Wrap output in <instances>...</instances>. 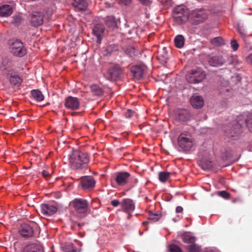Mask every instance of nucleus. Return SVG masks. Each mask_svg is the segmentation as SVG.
<instances>
[{"mask_svg": "<svg viewBox=\"0 0 252 252\" xmlns=\"http://www.w3.org/2000/svg\"><path fill=\"white\" fill-rule=\"evenodd\" d=\"M161 217V215L158 214L156 213H152L150 212L148 214V219L153 221H158L160 218Z\"/></svg>", "mask_w": 252, "mask_h": 252, "instance_id": "40", "label": "nucleus"}, {"mask_svg": "<svg viewBox=\"0 0 252 252\" xmlns=\"http://www.w3.org/2000/svg\"><path fill=\"white\" fill-rule=\"evenodd\" d=\"M204 252H215L213 250L210 249H206Z\"/></svg>", "mask_w": 252, "mask_h": 252, "instance_id": "57", "label": "nucleus"}, {"mask_svg": "<svg viewBox=\"0 0 252 252\" xmlns=\"http://www.w3.org/2000/svg\"><path fill=\"white\" fill-rule=\"evenodd\" d=\"M126 53L129 57H133L137 56L139 53V51L134 47H128L126 50Z\"/></svg>", "mask_w": 252, "mask_h": 252, "instance_id": "34", "label": "nucleus"}, {"mask_svg": "<svg viewBox=\"0 0 252 252\" xmlns=\"http://www.w3.org/2000/svg\"><path fill=\"white\" fill-rule=\"evenodd\" d=\"M171 173L170 172L166 171L160 172L158 174L159 180L160 182L164 183L168 179Z\"/></svg>", "mask_w": 252, "mask_h": 252, "instance_id": "37", "label": "nucleus"}, {"mask_svg": "<svg viewBox=\"0 0 252 252\" xmlns=\"http://www.w3.org/2000/svg\"><path fill=\"white\" fill-rule=\"evenodd\" d=\"M178 141L179 146L185 151L189 150L193 144L192 137L189 134H181Z\"/></svg>", "mask_w": 252, "mask_h": 252, "instance_id": "8", "label": "nucleus"}, {"mask_svg": "<svg viewBox=\"0 0 252 252\" xmlns=\"http://www.w3.org/2000/svg\"><path fill=\"white\" fill-rule=\"evenodd\" d=\"M161 2L166 7L171 6L172 4L171 0H162Z\"/></svg>", "mask_w": 252, "mask_h": 252, "instance_id": "49", "label": "nucleus"}, {"mask_svg": "<svg viewBox=\"0 0 252 252\" xmlns=\"http://www.w3.org/2000/svg\"><path fill=\"white\" fill-rule=\"evenodd\" d=\"M13 12L12 6L8 4H4L0 6V16L1 17H8Z\"/></svg>", "mask_w": 252, "mask_h": 252, "instance_id": "26", "label": "nucleus"}, {"mask_svg": "<svg viewBox=\"0 0 252 252\" xmlns=\"http://www.w3.org/2000/svg\"><path fill=\"white\" fill-rule=\"evenodd\" d=\"M148 223H149V222L147 221H143L142 223L143 225H146V224H148Z\"/></svg>", "mask_w": 252, "mask_h": 252, "instance_id": "59", "label": "nucleus"}, {"mask_svg": "<svg viewBox=\"0 0 252 252\" xmlns=\"http://www.w3.org/2000/svg\"><path fill=\"white\" fill-rule=\"evenodd\" d=\"M190 102L191 106L196 109L201 108L204 105L202 97L196 94H193L190 98Z\"/></svg>", "mask_w": 252, "mask_h": 252, "instance_id": "21", "label": "nucleus"}, {"mask_svg": "<svg viewBox=\"0 0 252 252\" xmlns=\"http://www.w3.org/2000/svg\"><path fill=\"white\" fill-rule=\"evenodd\" d=\"M170 252H183L182 249L175 244H171L169 247Z\"/></svg>", "mask_w": 252, "mask_h": 252, "instance_id": "42", "label": "nucleus"}, {"mask_svg": "<svg viewBox=\"0 0 252 252\" xmlns=\"http://www.w3.org/2000/svg\"><path fill=\"white\" fill-rule=\"evenodd\" d=\"M235 201H236V200H233V202H235Z\"/></svg>", "mask_w": 252, "mask_h": 252, "instance_id": "60", "label": "nucleus"}, {"mask_svg": "<svg viewBox=\"0 0 252 252\" xmlns=\"http://www.w3.org/2000/svg\"><path fill=\"white\" fill-rule=\"evenodd\" d=\"M190 18L195 25H198L203 22L207 19L208 14L203 9L193 10L190 14Z\"/></svg>", "mask_w": 252, "mask_h": 252, "instance_id": "6", "label": "nucleus"}, {"mask_svg": "<svg viewBox=\"0 0 252 252\" xmlns=\"http://www.w3.org/2000/svg\"><path fill=\"white\" fill-rule=\"evenodd\" d=\"M81 185L84 189H92L95 187V181L91 176H86L81 178Z\"/></svg>", "mask_w": 252, "mask_h": 252, "instance_id": "11", "label": "nucleus"}, {"mask_svg": "<svg viewBox=\"0 0 252 252\" xmlns=\"http://www.w3.org/2000/svg\"><path fill=\"white\" fill-rule=\"evenodd\" d=\"M189 16V9L183 4L177 6L172 11L173 21L178 25L185 23L188 20Z\"/></svg>", "mask_w": 252, "mask_h": 252, "instance_id": "3", "label": "nucleus"}, {"mask_svg": "<svg viewBox=\"0 0 252 252\" xmlns=\"http://www.w3.org/2000/svg\"><path fill=\"white\" fill-rule=\"evenodd\" d=\"M130 75L135 80L141 79L144 74V67L142 65H135L130 68Z\"/></svg>", "mask_w": 252, "mask_h": 252, "instance_id": "10", "label": "nucleus"}, {"mask_svg": "<svg viewBox=\"0 0 252 252\" xmlns=\"http://www.w3.org/2000/svg\"><path fill=\"white\" fill-rule=\"evenodd\" d=\"M224 63L238 67L241 62L238 59L237 56L224 53Z\"/></svg>", "mask_w": 252, "mask_h": 252, "instance_id": "24", "label": "nucleus"}, {"mask_svg": "<svg viewBox=\"0 0 252 252\" xmlns=\"http://www.w3.org/2000/svg\"><path fill=\"white\" fill-rule=\"evenodd\" d=\"M241 120L233 121L223 127L225 135L229 138L236 139L242 132L243 123Z\"/></svg>", "mask_w": 252, "mask_h": 252, "instance_id": "2", "label": "nucleus"}, {"mask_svg": "<svg viewBox=\"0 0 252 252\" xmlns=\"http://www.w3.org/2000/svg\"><path fill=\"white\" fill-rule=\"evenodd\" d=\"M117 50H118L117 47L114 44H112V45L108 46L107 47L106 51L108 54H111L113 51H117Z\"/></svg>", "mask_w": 252, "mask_h": 252, "instance_id": "47", "label": "nucleus"}, {"mask_svg": "<svg viewBox=\"0 0 252 252\" xmlns=\"http://www.w3.org/2000/svg\"><path fill=\"white\" fill-rule=\"evenodd\" d=\"M237 31L239 32V33H240L241 36L243 38H244L247 36V33H246V31L242 27L238 26L237 27Z\"/></svg>", "mask_w": 252, "mask_h": 252, "instance_id": "45", "label": "nucleus"}, {"mask_svg": "<svg viewBox=\"0 0 252 252\" xmlns=\"http://www.w3.org/2000/svg\"><path fill=\"white\" fill-rule=\"evenodd\" d=\"M200 165L204 170H209L213 167L212 162L207 160L202 161Z\"/></svg>", "mask_w": 252, "mask_h": 252, "instance_id": "38", "label": "nucleus"}, {"mask_svg": "<svg viewBox=\"0 0 252 252\" xmlns=\"http://www.w3.org/2000/svg\"><path fill=\"white\" fill-rule=\"evenodd\" d=\"M158 59L161 63H166L168 59V55L166 47H163L158 51Z\"/></svg>", "mask_w": 252, "mask_h": 252, "instance_id": "27", "label": "nucleus"}, {"mask_svg": "<svg viewBox=\"0 0 252 252\" xmlns=\"http://www.w3.org/2000/svg\"><path fill=\"white\" fill-rule=\"evenodd\" d=\"M62 196V193L61 191H57L54 193V197L57 199L61 198Z\"/></svg>", "mask_w": 252, "mask_h": 252, "instance_id": "54", "label": "nucleus"}, {"mask_svg": "<svg viewBox=\"0 0 252 252\" xmlns=\"http://www.w3.org/2000/svg\"><path fill=\"white\" fill-rule=\"evenodd\" d=\"M91 90L93 95L97 96H101L103 95V91L96 85H93L91 86Z\"/></svg>", "mask_w": 252, "mask_h": 252, "instance_id": "32", "label": "nucleus"}, {"mask_svg": "<svg viewBox=\"0 0 252 252\" xmlns=\"http://www.w3.org/2000/svg\"><path fill=\"white\" fill-rule=\"evenodd\" d=\"M84 223H77V225L79 227V228H80L83 225H84Z\"/></svg>", "mask_w": 252, "mask_h": 252, "instance_id": "58", "label": "nucleus"}, {"mask_svg": "<svg viewBox=\"0 0 252 252\" xmlns=\"http://www.w3.org/2000/svg\"><path fill=\"white\" fill-rule=\"evenodd\" d=\"M13 21L12 23L17 26L20 24L22 21V18L20 16H15L12 17Z\"/></svg>", "mask_w": 252, "mask_h": 252, "instance_id": "43", "label": "nucleus"}, {"mask_svg": "<svg viewBox=\"0 0 252 252\" xmlns=\"http://www.w3.org/2000/svg\"><path fill=\"white\" fill-rule=\"evenodd\" d=\"M12 62L8 57H4L2 59L0 69L3 73L6 75L12 74Z\"/></svg>", "mask_w": 252, "mask_h": 252, "instance_id": "12", "label": "nucleus"}, {"mask_svg": "<svg viewBox=\"0 0 252 252\" xmlns=\"http://www.w3.org/2000/svg\"><path fill=\"white\" fill-rule=\"evenodd\" d=\"M183 210V209L181 206H177L176 208V212L177 213H181Z\"/></svg>", "mask_w": 252, "mask_h": 252, "instance_id": "56", "label": "nucleus"}, {"mask_svg": "<svg viewBox=\"0 0 252 252\" xmlns=\"http://www.w3.org/2000/svg\"><path fill=\"white\" fill-rule=\"evenodd\" d=\"M44 14L42 11H33L30 15V22L33 27H38L43 23Z\"/></svg>", "mask_w": 252, "mask_h": 252, "instance_id": "9", "label": "nucleus"}, {"mask_svg": "<svg viewBox=\"0 0 252 252\" xmlns=\"http://www.w3.org/2000/svg\"><path fill=\"white\" fill-rule=\"evenodd\" d=\"M251 150L252 151V147L250 148Z\"/></svg>", "mask_w": 252, "mask_h": 252, "instance_id": "61", "label": "nucleus"}, {"mask_svg": "<svg viewBox=\"0 0 252 252\" xmlns=\"http://www.w3.org/2000/svg\"><path fill=\"white\" fill-rule=\"evenodd\" d=\"M64 252H77V250L72 243L66 242L64 245Z\"/></svg>", "mask_w": 252, "mask_h": 252, "instance_id": "35", "label": "nucleus"}, {"mask_svg": "<svg viewBox=\"0 0 252 252\" xmlns=\"http://www.w3.org/2000/svg\"><path fill=\"white\" fill-rule=\"evenodd\" d=\"M22 252H43V249L37 243H30L24 246Z\"/></svg>", "mask_w": 252, "mask_h": 252, "instance_id": "19", "label": "nucleus"}, {"mask_svg": "<svg viewBox=\"0 0 252 252\" xmlns=\"http://www.w3.org/2000/svg\"><path fill=\"white\" fill-rule=\"evenodd\" d=\"M122 209L123 211L130 214L135 209V204L133 201L129 198L123 199L121 203Z\"/></svg>", "mask_w": 252, "mask_h": 252, "instance_id": "15", "label": "nucleus"}, {"mask_svg": "<svg viewBox=\"0 0 252 252\" xmlns=\"http://www.w3.org/2000/svg\"><path fill=\"white\" fill-rule=\"evenodd\" d=\"M190 118V114L187 109H177L175 112V118L179 122H187L189 120Z\"/></svg>", "mask_w": 252, "mask_h": 252, "instance_id": "14", "label": "nucleus"}, {"mask_svg": "<svg viewBox=\"0 0 252 252\" xmlns=\"http://www.w3.org/2000/svg\"><path fill=\"white\" fill-rule=\"evenodd\" d=\"M133 114L134 112L129 109L127 110L126 112L125 113L126 117L127 118H130L133 116Z\"/></svg>", "mask_w": 252, "mask_h": 252, "instance_id": "50", "label": "nucleus"}, {"mask_svg": "<svg viewBox=\"0 0 252 252\" xmlns=\"http://www.w3.org/2000/svg\"><path fill=\"white\" fill-rule=\"evenodd\" d=\"M120 204V203L119 201L117 199L113 200L111 202V204L114 207H117L118 206H119V205Z\"/></svg>", "mask_w": 252, "mask_h": 252, "instance_id": "52", "label": "nucleus"}, {"mask_svg": "<svg viewBox=\"0 0 252 252\" xmlns=\"http://www.w3.org/2000/svg\"><path fill=\"white\" fill-rule=\"evenodd\" d=\"M31 94L32 98L37 102L41 101L44 99V96L41 92L38 90L31 91Z\"/></svg>", "mask_w": 252, "mask_h": 252, "instance_id": "30", "label": "nucleus"}, {"mask_svg": "<svg viewBox=\"0 0 252 252\" xmlns=\"http://www.w3.org/2000/svg\"><path fill=\"white\" fill-rule=\"evenodd\" d=\"M245 125L247 126L250 131H252V118L246 119Z\"/></svg>", "mask_w": 252, "mask_h": 252, "instance_id": "46", "label": "nucleus"}, {"mask_svg": "<svg viewBox=\"0 0 252 252\" xmlns=\"http://www.w3.org/2000/svg\"><path fill=\"white\" fill-rule=\"evenodd\" d=\"M19 233L24 238L31 237L33 234L32 227L28 224H23L21 226Z\"/></svg>", "mask_w": 252, "mask_h": 252, "instance_id": "20", "label": "nucleus"}, {"mask_svg": "<svg viewBox=\"0 0 252 252\" xmlns=\"http://www.w3.org/2000/svg\"><path fill=\"white\" fill-rule=\"evenodd\" d=\"M188 252H201V246L196 243H193L186 247Z\"/></svg>", "mask_w": 252, "mask_h": 252, "instance_id": "33", "label": "nucleus"}, {"mask_svg": "<svg viewBox=\"0 0 252 252\" xmlns=\"http://www.w3.org/2000/svg\"><path fill=\"white\" fill-rule=\"evenodd\" d=\"M230 46L233 51H237L239 47V44L236 40L233 39L230 41Z\"/></svg>", "mask_w": 252, "mask_h": 252, "instance_id": "44", "label": "nucleus"}, {"mask_svg": "<svg viewBox=\"0 0 252 252\" xmlns=\"http://www.w3.org/2000/svg\"><path fill=\"white\" fill-rule=\"evenodd\" d=\"M141 4L145 5H148L151 3L150 0H137Z\"/></svg>", "mask_w": 252, "mask_h": 252, "instance_id": "51", "label": "nucleus"}, {"mask_svg": "<svg viewBox=\"0 0 252 252\" xmlns=\"http://www.w3.org/2000/svg\"><path fill=\"white\" fill-rule=\"evenodd\" d=\"M212 44L215 46H221L224 44V41L221 37H216L211 40Z\"/></svg>", "mask_w": 252, "mask_h": 252, "instance_id": "36", "label": "nucleus"}, {"mask_svg": "<svg viewBox=\"0 0 252 252\" xmlns=\"http://www.w3.org/2000/svg\"><path fill=\"white\" fill-rule=\"evenodd\" d=\"M79 101L77 97L69 96L66 99L65 105L68 108L75 110L79 108Z\"/></svg>", "mask_w": 252, "mask_h": 252, "instance_id": "22", "label": "nucleus"}, {"mask_svg": "<svg viewBox=\"0 0 252 252\" xmlns=\"http://www.w3.org/2000/svg\"><path fill=\"white\" fill-rule=\"evenodd\" d=\"M130 174L127 172H118L116 173L115 180L119 186H125L128 181Z\"/></svg>", "mask_w": 252, "mask_h": 252, "instance_id": "17", "label": "nucleus"}, {"mask_svg": "<svg viewBox=\"0 0 252 252\" xmlns=\"http://www.w3.org/2000/svg\"><path fill=\"white\" fill-rule=\"evenodd\" d=\"M209 64L212 66L219 67L224 64V53L210 57L208 59Z\"/></svg>", "mask_w": 252, "mask_h": 252, "instance_id": "13", "label": "nucleus"}, {"mask_svg": "<svg viewBox=\"0 0 252 252\" xmlns=\"http://www.w3.org/2000/svg\"><path fill=\"white\" fill-rule=\"evenodd\" d=\"M69 164L74 169L83 168L86 167L89 161L87 153H83L78 150L71 149L68 155Z\"/></svg>", "mask_w": 252, "mask_h": 252, "instance_id": "1", "label": "nucleus"}, {"mask_svg": "<svg viewBox=\"0 0 252 252\" xmlns=\"http://www.w3.org/2000/svg\"><path fill=\"white\" fill-rule=\"evenodd\" d=\"M122 73V71L120 68H111L108 71V79L111 81H115L120 77Z\"/></svg>", "mask_w": 252, "mask_h": 252, "instance_id": "25", "label": "nucleus"}, {"mask_svg": "<svg viewBox=\"0 0 252 252\" xmlns=\"http://www.w3.org/2000/svg\"><path fill=\"white\" fill-rule=\"evenodd\" d=\"M120 2L125 5H127L131 3V0H120Z\"/></svg>", "mask_w": 252, "mask_h": 252, "instance_id": "53", "label": "nucleus"}, {"mask_svg": "<svg viewBox=\"0 0 252 252\" xmlns=\"http://www.w3.org/2000/svg\"><path fill=\"white\" fill-rule=\"evenodd\" d=\"M206 76L205 72L201 69L191 70L186 75L187 81L191 84H197L201 82Z\"/></svg>", "mask_w": 252, "mask_h": 252, "instance_id": "5", "label": "nucleus"}, {"mask_svg": "<svg viewBox=\"0 0 252 252\" xmlns=\"http://www.w3.org/2000/svg\"><path fill=\"white\" fill-rule=\"evenodd\" d=\"M41 174L43 176V177H44L46 179L49 178L51 176V173H50L48 171L45 170H43L41 172Z\"/></svg>", "mask_w": 252, "mask_h": 252, "instance_id": "48", "label": "nucleus"}, {"mask_svg": "<svg viewBox=\"0 0 252 252\" xmlns=\"http://www.w3.org/2000/svg\"><path fill=\"white\" fill-rule=\"evenodd\" d=\"M41 213L45 216H50L54 214L57 211L56 206L49 204H42L40 206Z\"/></svg>", "mask_w": 252, "mask_h": 252, "instance_id": "16", "label": "nucleus"}, {"mask_svg": "<svg viewBox=\"0 0 252 252\" xmlns=\"http://www.w3.org/2000/svg\"><path fill=\"white\" fill-rule=\"evenodd\" d=\"M185 38L182 35H177L174 39L175 45L177 48H181L185 44Z\"/></svg>", "mask_w": 252, "mask_h": 252, "instance_id": "31", "label": "nucleus"}, {"mask_svg": "<svg viewBox=\"0 0 252 252\" xmlns=\"http://www.w3.org/2000/svg\"><path fill=\"white\" fill-rule=\"evenodd\" d=\"M6 75L10 76V82L12 85H19L22 82V79L15 73H13V71H12V74Z\"/></svg>", "mask_w": 252, "mask_h": 252, "instance_id": "29", "label": "nucleus"}, {"mask_svg": "<svg viewBox=\"0 0 252 252\" xmlns=\"http://www.w3.org/2000/svg\"><path fill=\"white\" fill-rule=\"evenodd\" d=\"M11 52L15 56L22 57L26 54V49L23 43L20 40H16L10 45Z\"/></svg>", "mask_w": 252, "mask_h": 252, "instance_id": "7", "label": "nucleus"}, {"mask_svg": "<svg viewBox=\"0 0 252 252\" xmlns=\"http://www.w3.org/2000/svg\"><path fill=\"white\" fill-rule=\"evenodd\" d=\"M105 28L102 24L98 23L95 24L93 28V33L97 37V42L100 43L102 35L103 33Z\"/></svg>", "mask_w": 252, "mask_h": 252, "instance_id": "23", "label": "nucleus"}, {"mask_svg": "<svg viewBox=\"0 0 252 252\" xmlns=\"http://www.w3.org/2000/svg\"><path fill=\"white\" fill-rule=\"evenodd\" d=\"M74 210L80 217H85L89 213L90 209L88 207V203L86 200L76 198L70 202Z\"/></svg>", "mask_w": 252, "mask_h": 252, "instance_id": "4", "label": "nucleus"}, {"mask_svg": "<svg viewBox=\"0 0 252 252\" xmlns=\"http://www.w3.org/2000/svg\"><path fill=\"white\" fill-rule=\"evenodd\" d=\"M246 61L248 63L252 65V54L247 57Z\"/></svg>", "mask_w": 252, "mask_h": 252, "instance_id": "55", "label": "nucleus"}, {"mask_svg": "<svg viewBox=\"0 0 252 252\" xmlns=\"http://www.w3.org/2000/svg\"><path fill=\"white\" fill-rule=\"evenodd\" d=\"M106 25L109 28L113 29L116 27L117 24L113 18L109 17L106 21Z\"/></svg>", "mask_w": 252, "mask_h": 252, "instance_id": "39", "label": "nucleus"}, {"mask_svg": "<svg viewBox=\"0 0 252 252\" xmlns=\"http://www.w3.org/2000/svg\"><path fill=\"white\" fill-rule=\"evenodd\" d=\"M217 194L225 199H229L231 195L230 193L225 190L219 191L217 192Z\"/></svg>", "mask_w": 252, "mask_h": 252, "instance_id": "41", "label": "nucleus"}, {"mask_svg": "<svg viewBox=\"0 0 252 252\" xmlns=\"http://www.w3.org/2000/svg\"><path fill=\"white\" fill-rule=\"evenodd\" d=\"M71 4L74 6L76 11H85L88 6V1L86 0H70Z\"/></svg>", "mask_w": 252, "mask_h": 252, "instance_id": "18", "label": "nucleus"}, {"mask_svg": "<svg viewBox=\"0 0 252 252\" xmlns=\"http://www.w3.org/2000/svg\"><path fill=\"white\" fill-rule=\"evenodd\" d=\"M182 238L184 242L189 244V245L195 243L196 241V238L189 232L184 233L182 236Z\"/></svg>", "mask_w": 252, "mask_h": 252, "instance_id": "28", "label": "nucleus"}]
</instances>
